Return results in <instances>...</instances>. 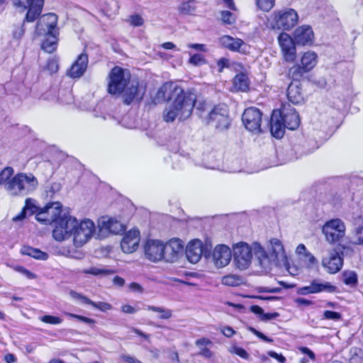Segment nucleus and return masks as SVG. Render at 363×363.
Instances as JSON below:
<instances>
[{
	"label": "nucleus",
	"mask_w": 363,
	"mask_h": 363,
	"mask_svg": "<svg viewBox=\"0 0 363 363\" xmlns=\"http://www.w3.org/2000/svg\"><path fill=\"white\" fill-rule=\"evenodd\" d=\"M323 318L327 320H340L342 318V315L340 313L332 311H325L323 313Z\"/></svg>",
	"instance_id": "57"
},
{
	"label": "nucleus",
	"mask_w": 363,
	"mask_h": 363,
	"mask_svg": "<svg viewBox=\"0 0 363 363\" xmlns=\"http://www.w3.org/2000/svg\"><path fill=\"white\" fill-rule=\"evenodd\" d=\"M13 4L22 11L27 10L24 21L33 22L42 13L44 0H13Z\"/></svg>",
	"instance_id": "7"
},
{
	"label": "nucleus",
	"mask_w": 363,
	"mask_h": 363,
	"mask_svg": "<svg viewBox=\"0 0 363 363\" xmlns=\"http://www.w3.org/2000/svg\"><path fill=\"white\" fill-rule=\"evenodd\" d=\"M108 91L111 94H121L130 82V74L119 67H114L109 73Z\"/></svg>",
	"instance_id": "5"
},
{
	"label": "nucleus",
	"mask_w": 363,
	"mask_h": 363,
	"mask_svg": "<svg viewBox=\"0 0 363 363\" xmlns=\"http://www.w3.org/2000/svg\"><path fill=\"white\" fill-rule=\"evenodd\" d=\"M139 242L140 231L133 229L125 235L121 242V247L124 252L132 253L138 249Z\"/></svg>",
	"instance_id": "22"
},
{
	"label": "nucleus",
	"mask_w": 363,
	"mask_h": 363,
	"mask_svg": "<svg viewBox=\"0 0 363 363\" xmlns=\"http://www.w3.org/2000/svg\"><path fill=\"white\" fill-rule=\"evenodd\" d=\"M147 309L148 311H152L154 312L160 313V315L159 316V318L160 319H169L172 317V311L169 309H167L162 307H157L154 306H147Z\"/></svg>",
	"instance_id": "43"
},
{
	"label": "nucleus",
	"mask_w": 363,
	"mask_h": 363,
	"mask_svg": "<svg viewBox=\"0 0 363 363\" xmlns=\"http://www.w3.org/2000/svg\"><path fill=\"white\" fill-rule=\"evenodd\" d=\"M173 99L172 105L164 111L163 118L166 122H172L176 118L184 121L192 113L196 99L194 95L186 94L172 83H164L157 91L154 98L155 103H161Z\"/></svg>",
	"instance_id": "1"
},
{
	"label": "nucleus",
	"mask_w": 363,
	"mask_h": 363,
	"mask_svg": "<svg viewBox=\"0 0 363 363\" xmlns=\"http://www.w3.org/2000/svg\"><path fill=\"white\" fill-rule=\"evenodd\" d=\"M317 55L314 52L304 53L301 60V65L306 69L311 70L317 64Z\"/></svg>",
	"instance_id": "34"
},
{
	"label": "nucleus",
	"mask_w": 363,
	"mask_h": 363,
	"mask_svg": "<svg viewBox=\"0 0 363 363\" xmlns=\"http://www.w3.org/2000/svg\"><path fill=\"white\" fill-rule=\"evenodd\" d=\"M252 254L253 253L255 257L257 258L259 264L262 265L263 260L266 259L267 256L264 248L257 242H254L251 247Z\"/></svg>",
	"instance_id": "41"
},
{
	"label": "nucleus",
	"mask_w": 363,
	"mask_h": 363,
	"mask_svg": "<svg viewBox=\"0 0 363 363\" xmlns=\"http://www.w3.org/2000/svg\"><path fill=\"white\" fill-rule=\"evenodd\" d=\"M99 238H106L109 233L118 234L125 230L124 226L116 220L113 218H102L99 220Z\"/></svg>",
	"instance_id": "17"
},
{
	"label": "nucleus",
	"mask_w": 363,
	"mask_h": 363,
	"mask_svg": "<svg viewBox=\"0 0 363 363\" xmlns=\"http://www.w3.org/2000/svg\"><path fill=\"white\" fill-rule=\"evenodd\" d=\"M189 62L194 65L198 66L206 63V60L201 54H194L191 56Z\"/></svg>",
	"instance_id": "56"
},
{
	"label": "nucleus",
	"mask_w": 363,
	"mask_h": 363,
	"mask_svg": "<svg viewBox=\"0 0 363 363\" xmlns=\"http://www.w3.org/2000/svg\"><path fill=\"white\" fill-rule=\"evenodd\" d=\"M13 174V169L11 167H5L0 172V184L8 182L7 181L11 178Z\"/></svg>",
	"instance_id": "53"
},
{
	"label": "nucleus",
	"mask_w": 363,
	"mask_h": 363,
	"mask_svg": "<svg viewBox=\"0 0 363 363\" xmlns=\"http://www.w3.org/2000/svg\"><path fill=\"white\" fill-rule=\"evenodd\" d=\"M45 69L48 70L51 74L56 73L59 69L58 57L56 56L50 57L48 60Z\"/></svg>",
	"instance_id": "48"
},
{
	"label": "nucleus",
	"mask_w": 363,
	"mask_h": 363,
	"mask_svg": "<svg viewBox=\"0 0 363 363\" xmlns=\"http://www.w3.org/2000/svg\"><path fill=\"white\" fill-rule=\"evenodd\" d=\"M57 100L63 104H70L73 102V95L69 87L60 89L58 92Z\"/></svg>",
	"instance_id": "37"
},
{
	"label": "nucleus",
	"mask_w": 363,
	"mask_h": 363,
	"mask_svg": "<svg viewBox=\"0 0 363 363\" xmlns=\"http://www.w3.org/2000/svg\"><path fill=\"white\" fill-rule=\"evenodd\" d=\"M26 21H23V23H22V25L20 27H18L17 28H16L13 31V36L14 38L20 39L24 35V33H25L24 23Z\"/></svg>",
	"instance_id": "60"
},
{
	"label": "nucleus",
	"mask_w": 363,
	"mask_h": 363,
	"mask_svg": "<svg viewBox=\"0 0 363 363\" xmlns=\"http://www.w3.org/2000/svg\"><path fill=\"white\" fill-rule=\"evenodd\" d=\"M321 264L328 273L335 274L342 267L343 257L337 250H333L323 257Z\"/></svg>",
	"instance_id": "16"
},
{
	"label": "nucleus",
	"mask_w": 363,
	"mask_h": 363,
	"mask_svg": "<svg viewBox=\"0 0 363 363\" xmlns=\"http://www.w3.org/2000/svg\"><path fill=\"white\" fill-rule=\"evenodd\" d=\"M233 252L237 267L240 269L247 268L252 259L251 247L245 242H240L234 246Z\"/></svg>",
	"instance_id": "11"
},
{
	"label": "nucleus",
	"mask_w": 363,
	"mask_h": 363,
	"mask_svg": "<svg viewBox=\"0 0 363 363\" xmlns=\"http://www.w3.org/2000/svg\"><path fill=\"white\" fill-rule=\"evenodd\" d=\"M250 82L247 76L241 72L233 79V86L237 91H247L249 89Z\"/></svg>",
	"instance_id": "31"
},
{
	"label": "nucleus",
	"mask_w": 363,
	"mask_h": 363,
	"mask_svg": "<svg viewBox=\"0 0 363 363\" xmlns=\"http://www.w3.org/2000/svg\"><path fill=\"white\" fill-rule=\"evenodd\" d=\"M44 207H49V211H46V214L53 218L54 225L57 223L60 217H62V204L60 202H51L47 203Z\"/></svg>",
	"instance_id": "33"
},
{
	"label": "nucleus",
	"mask_w": 363,
	"mask_h": 363,
	"mask_svg": "<svg viewBox=\"0 0 363 363\" xmlns=\"http://www.w3.org/2000/svg\"><path fill=\"white\" fill-rule=\"evenodd\" d=\"M35 202V201L34 199L30 198L26 200V203L23 208L24 211H26V213L30 216L36 214L41 208L40 207L37 206Z\"/></svg>",
	"instance_id": "47"
},
{
	"label": "nucleus",
	"mask_w": 363,
	"mask_h": 363,
	"mask_svg": "<svg viewBox=\"0 0 363 363\" xmlns=\"http://www.w3.org/2000/svg\"><path fill=\"white\" fill-rule=\"evenodd\" d=\"M250 311L259 315V318L262 321H267L275 319L279 316L277 312L274 313H264V310L259 306L254 305L250 306Z\"/></svg>",
	"instance_id": "35"
},
{
	"label": "nucleus",
	"mask_w": 363,
	"mask_h": 363,
	"mask_svg": "<svg viewBox=\"0 0 363 363\" xmlns=\"http://www.w3.org/2000/svg\"><path fill=\"white\" fill-rule=\"evenodd\" d=\"M354 239V244L363 245V227H358L355 229Z\"/></svg>",
	"instance_id": "55"
},
{
	"label": "nucleus",
	"mask_w": 363,
	"mask_h": 363,
	"mask_svg": "<svg viewBox=\"0 0 363 363\" xmlns=\"http://www.w3.org/2000/svg\"><path fill=\"white\" fill-rule=\"evenodd\" d=\"M123 103L126 105L138 104L143 99L145 89L138 82H130L123 91Z\"/></svg>",
	"instance_id": "14"
},
{
	"label": "nucleus",
	"mask_w": 363,
	"mask_h": 363,
	"mask_svg": "<svg viewBox=\"0 0 363 363\" xmlns=\"http://www.w3.org/2000/svg\"><path fill=\"white\" fill-rule=\"evenodd\" d=\"M221 19L225 24L231 25L235 22L234 15L228 11H223L221 12Z\"/></svg>",
	"instance_id": "54"
},
{
	"label": "nucleus",
	"mask_w": 363,
	"mask_h": 363,
	"mask_svg": "<svg viewBox=\"0 0 363 363\" xmlns=\"http://www.w3.org/2000/svg\"><path fill=\"white\" fill-rule=\"evenodd\" d=\"M39 319L42 322H43L45 323L50 324V325H59V324H61L63 321L62 318H61L60 317L50 315H45L40 316V317H39Z\"/></svg>",
	"instance_id": "50"
},
{
	"label": "nucleus",
	"mask_w": 363,
	"mask_h": 363,
	"mask_svg": "<svg viewBox=\"0 0 363 363\" xmlns=\"http://www.w3.org/2000/svg\"><path fill=\"white\" fill-rule=\"evenodd\" d=\"M57 24V16L53 13L44 15L41 20L37 23V28L43 25L45 26V32L48 33H55Z\"/></svg>",
	"instance_id": "29"
},
{
	"label": "nucleus",
	"mask_w": 363,
	"mask_h": 363,
	"mask_svg": "<svg viewBox=\"0 0 363 363\" xmlns=\"http://www.w3.org/2000/svg\"><path fill=\"white\" fill-rule=\"evenodd\" d=\"M287 98L294 104L303 102V96L300 87V82H291L287 89Z\"/></svg>",
	"instance_id": "27"
},
{
	"label": "nucleus",
	"mask_w": 363,
	"mask_h": 363,
	"mask_svg": "<svg viewBox=\"0 0 363 363\" xmlns=\"http://www.w3.org/2000/svg\"><path fill=\"white\" fill-rule=\"evenodd\" d=\"M308 72L301 65H296L289 69V76L293 79V82H299L300 79Z\"/></svg>",
	"instance_id": "36"
},
{
	"label": "nucleus",
	"mask_w": 363,
	"mask_h": 363,
	"mask_svg": "<svg viewBox=\"0 0 363 363\" xmlns=\"http://www.w3.org/2000/svg\"><path fill=\"white\" fill-rule=\"evenodd\" d=\"M195 1L190 0L181 4L179 7V11L183 14H191L195 11Z\"/></svg>",
	"instance_id": "46"
},
{
	"label": "nucleus",
	"mask_w": 363,
	"mask_h": 363,
	"mask_svg": "<svg viewBox=\"0 0 363 363\" xmlns=\"http://www.w3.org/2000/svg\"><path fill=\"white\" fill-rule=\"evenodd\" d=\"M164 243L159 240H147L144 252L145 257L151 262L163 260Z\"/></svg>",
	"instance_id": "15"
},
{
	"label": "nucleus",
	"mask_w": 363,
	"mask_h": 363,
	"mask_svg": "<svg viewBox=\"0 0 363 363\" xmlns=\"http://www.w3.org/2000/svg\"><path fill=\"white\" fill-rule=\"evenodd\" d=\"M88 62V55L83 52L77 56L76 60L67 71V75L72 79L80 78L85 73Z\"/></svg>",
	"instance_id": "19"
},
{
	"label": "nucleus",
	"mask_w": 363,
	"mask_h": 363,
	"mask_svg": "<svg viewBox=\"0 0 363 363\" xmlns=\"http://www.w3.org/2000/svg\"><path fill=\"white\" fill-rule=\"evenodd\" d=\"M242 282V279L240 276L235 274H228L222 278L221 283L223 285L228 286H238Z\"/></svg>",
	"instance_id": "39"
},
{
	"label": "nucleus",
	"mask_w": 363,
	"mask_h": 363,
	"mask_svg": "<svg viewBox=\"0 0 363 363\" xmlns=\"http://www.w3.org/2000/svg\"><path fill=\"white\" fill-rule=\"evenodd\" d=\"M278 40L285 60L293 62L296 59V45L294 38L286 33H281L278 37Z\"/></svg>",
	"instance_id": "18"
},
{
	"label": "nucleus",
	"mask_w": 363,
	"mask_h": 363,
	"mask_svg": "<svg viewBox=\"0 0 363 363\" xmlns=\"http://www.w3.org/2000/svg\"><path fill=\"white\" fill-rule=\"evenodd\" d=\"M298 21L297 12L293 9H282L275 11L269 20L273 29L290 30L294 27Z\"/></svg>",
	"instance_id": "3"
},
{
	"label": "nucleus",
	"mask_w": 363,
	"mask_h": 363,
	"mask_svg": "<svg viewBox=\"0 0 363 363\" xmlns=\"http://www.w3.org/2000/svg\"><path fill=\"white\" fill-rule=\"evenodd\" d=\"M252 254L253 253L255 257L257 258L259 264L262 265L263 260L266 259L267 256L264 248L257 242H254L251 247Z\"/></svg>",
	"instance_id": "40"
},
{
	"label": "nucleus",
	"mask_w": 363,
	"mask_h": 363,
	"mask_svg": "<svg viewBox=\"0 0 363 363\" xmlns=\"http://www.w3.org/2000/svg\"><path fill=\"white\" fill-rule=\"evenodd\" d=\"M95 225L90 219H85L80 223L77 221L73 235L74 243L77 247L85 244L94 235Z\"/></svg>",
	"instance_id": "9"
},
{
	"label": "nucleus",
	"mask_w": 363,
	"mask_h": 363,
	"mask_svg": "<svg viewBox=\"0 0 363 363\" xmlns=\"http://www.w3.org/2000/svg\"><path fill=\"white\" fill-rule=\"evenodd\" d=\"M308 268H313L318 266V259L311 253H306L305 257H302Z\"/></svg>",
	"instance_id": "52"
},
{
	"label": "nucleus",
	"mask_w": 363,
	"mask_h": 363,
	"mask_svg": "<svg viewBox=\"0 0 363 363\" xmlns=\"http://www.w3.org/2000/svg\"><path fill=\"white\" fill-rule=\"evenodd\" d=\"M49 207L41 208L39 211L35 214V218L38 221L43 224H52L53 218L46 214V211H49Z\"/></svg>",
	"instance_id": "42"
},
{
	"label": "nucleus",
	"mask_w": 363,
	"mask_h": 363,
	"mask_svg": "<svg viewBox=\"0 0 363 363\" xmlns=\"http://www.w3.org/2000/svg\"><path fill=\"white\" fill-rule=\"evenodd\" d=\"M262 116V113L257 108H246L242 116V121L246 129L251 132H260Z\"/></svg>",
	"instance_id": "12"
},
{
	"label": "nucleus",
	"mask_w": 363,
	"mask_h": 363,
	"mask_svg": "<svg viewBox=\"0 0 363 363\" xmlns=\"http://www.w3.org/2000/svg\"><path fill=\"white\" fill-rule=\"evenodd\" d=\"M314 40V33L310 26H301L294 32V40L297 45H311Z\"/></svg>",
	"instance_id": "21"
},
{
	"label": "nucleus",
	"mask_w": 363,
	"mask_h": 363,
	"mask_svg": "<svg viewBox=\"0 0 363 363\" xmlns=\"http://www.w3.org/2000/svg\"><path fill=\"white\" fill-rule=\"evenodd\" d=\"M45 34L46 38L42 43L41 48L48 53H52L57 49L58 39L55 33Z\"/></svg>",
	"instance_id": "30"
},
{
	"label": "nucleus",
	"mask_w": 363,
	"mask_h": 363,
	"mask_svg": "<svg viewBox=\"0 0 363 363\" xmlns=\"http://www.w3.org/2000/svg\"><path fill=\"white\" fill-rule=\"evenodd\" d=\"M207 123H215V127L218 130H227L231 123L228 106L224 104L215 106L208 113Z\"/></svg>",
	"instance_id": "6"
},
{
	"label": "nucleus",
	"mask_w": 363,
	"mask_h": 363,
	"mask_svg": "<svg viewBox=\"0 0 363 363\" xmlns=\"http://www.w3.org/2000/svg\"><path fill=\"white\" fill-rule=\"evenodd\" d=\"M233 352L244 359H248L250 357V354L247 353V352L245 349L240 347H234L233 348Z\"/></svg>",
	"instance_id": "59"
},
{
	"label": "nucleus",
	"mask_w": 363,
	"mask_h": 363,
	"mask_svg": "<svg viewBox=\"0 0 363 363\" xmlns=\"http://www.w3.org/2000/svg\"><path fill=\"white\" fill-rule=\"evenodd\" d=\"M36 177L32 174L19 173L6 183V189L12 195H26L38 186Z\"/></svg>",
	"instance_id": "2"
},
{
	"label": "nucleus",
	"mask_w": 363,
	"mask_h": 363,
	"mask_svg": "<svg viewBox=\"0 0 363 363\" xmlns=\"http://www.w3.org/2000/svg\"><path fill=\"white\" fill-rule=\"evenodd\" d=\"M270 244L272 255H274L275 258H278L279 256L284 254V246L280 240L278 239H272L270 241Z\"/></svg>",
	"instance_id": "44"
},
{
	"label": "nucleus",
	"mask_w": 363,
	"mask_h": 363,
	"mask_svg": "<svg viewBox=\"0 0 363 363\" xmlns=\"http://www.w3.org/2000/svg\"><path fill=\"white\" fill-rule=\"evenodd\" d=\"M21 252L23 255L30 256L39 260H46L48 258V253L30 246H23L21 250Z\"/></svg>",
	"instance_id": "32"
},
{
	"label": "nucleus",
	"mask_w": 363,
	"mask_h": 363,
	"mask_svg": "<svg viewBox=\"0 0 363 363\" xmlns=\"http://www.w3.org/2000/svg\"><path fill=\"white\" fill-rule=\"evenodd\" d=\"M285 128H286L281 118V112L279 110L274 111L270 119V130L272 135L277 138H281L284 134Z\"/></svg>",
	"instance_id": "24"
},
{
	"label": "nucleus",
	"mask_w": 363,
	"mask_h": 363,
	"mask_svg": "<svg viewBox=\"0 0 363 363\" xmlns=\"http://www.w3.org/2000/svg\"><path fill=\"white\" fill-rule=\"evenodd\" d=\"M129 21L130 25L133 26H140L144 23L143 18L138 14L130 16Z\"/></svg>",
	"instance_id": "58"
},
{
	"label": "nucleus",
	"mask_w": 363,
	"mask_h": 363,
	"mask_svg": "<svg viewBox=\"0 0 363 363\" xmlns=\"http://www.w3.org/2000/svg\"><path fill=\"white\" fill-rule=\"evenodd\" d=\"M342 281L345 284L354 287L358 283L357 274L354 271H345L342 273Z\"/></svg>",
	"instance_id": "38"
},
{
	"label": "nucleus",
	"mask_w": 363,
	"mask_h": 363,
	"mask_svg": "<svg viewBox=\"0 0 363 363\" xmlns=\"http://www.w3.org/2000/svg\"><path fill=\"white\" fill-rule=\"evenodd\" d=\"M217 65L218 67V71L220 72L224 68L229 67V60L225 57H222L217 62Z\"/></svg>",
	"instance_id": "61"
},
{
	"label": "nucleus",
	"mask_w": 363,
	"mask_h": 363,
	"mask_svg": "<svg viewBox=\"0 0 363 363\" xmlns=\"http://www.w3.org/2000/svg\"><path fill=\"white\" fill-rule=\"evenodd\" d=\"M203 253V243L199 240L191 241L186 247V257L189 262L196 264L199 262Z\"/></svg>",
	"instance_id": "23"
},
{
	"label": "nucleus",
	"mask_w": 363,
	"mask_h": 363,
	"mask_svg": "<svg viewBox=\"0 0 363 363\" xmlns=\"http://www.w3.org/2000/svg\"><path fill=\"white\" fill-rule=\"evenodd\" d=\"M294 302L297 304V306H308L313 304V302L312 301L303 298H296L294 300Z\"/></svg>",
	"instance_id": "63"
},
{
	"label": "nucleus",
	"mask_w": 363,
	"mask_h": 363,
	"mask_svg": "<svg viewBox=\"0 0 363 363\" xmlns=\"http://www.w3.org/2000/svg\"><path fill=\"white\" fill-rule=\"evenodd\" d=\"M299 350L303 354L308 355L311 359H312V360L315 359V354L309 348H308L306 347H300Z\"/></svg>",
	"instance_id": "64"
},
{
	"label": "nucleus",
	"mask_w": 363,
	"mask_h": 363,
	"mask_svg": "<svg viewBox=\"0 0 363 363\" xmlns=\"http://www.w3.org/2000/svg\"><path fill=\"white\" fill-rule=\"evenodd\" d=\"M183 252L182 240L179 238H172L164 244L163 260L166 262H175L182 255Z\"/></svg>",
	"instance_id": "13"
},
{
	"label": "nucleus",
	"mask_w": 363,
	"mask_h": 363,
	"mask_svg": "<svg viewBox=\"0 0 363 363\" xmlns=\"http://www.w3.org/2000/svg\"><path fill=\"white\" fill-rule=\"evenodd\" d=\"M84 274H92L94 276H106L113 273V270L96 267H91L84 271Z\"/></svg>",
	"instance_id": "45"
},
{
	"label": "nucleus",
	"mask_w": 363,
	"mask_h": 363,
	"mask_svg": "<svg viewBox=\"0 0 363 363\" xmlns=\"http://www.w3.org/2000/svg\"><path fill=\"white\" fill-rule=\"evenodd\" d=\"M66 315L69 318H76L77 320L89 325L92 329L96 328V320L94 319L71 313H66Z\"/></svg>",
	"instance_id": "49"
},
{
	"label": "nucleus",
	"mask_w": 363,
	"mask_h": 363,
	"mask_svg": "<svg viewBox=\"0 0 363 363\" xmlns=\"http://www.w3.org/2000/svg\"><path fill=\"white\" fill-rule=\"evenodd\" d=\"M77 220L71 216L64 213L54 225L52 236L57 241H62L74 235Z\"/></svg>",
	"instance_id": "4"
},
{
	"label": "nucleus",
	"mask_w": 363,
	"mask_h": 363,
	"mask_svg": "<svg viewBox=\"0 0 363 363\" xmlns=\"http://www.w3.org/2000/svg\"><path fill=\"white\" fill-rule=\"evenodd\" d=\"M275 0H256L258 8L264 11H269L274 6Z\"/></svg>",
	"instance_id": "51"
},
{
	"label": "nucleus",
	"mask_w": 363,
	"mask_h": 363,
	"mask_svg": "<svg viewBox=\"0 0 363 363\" xmlns=\"http://www.w3.org/2000/svg\"><path fill=\"white\" fill-rule=\"evenodd\" d=\"M337 291V287L329 281L316 278L313 279L308 286L299 287L296 293L298 295L307 296L318 293H334Z\"/></svg>",
	"instance_id": "10"
},
{
	"label": "nucleus",
	"mask_w": 363,
	"mask_h": 363,
	"mask_svg": "<svg viewBox=\"0 0 363 363\" xmlns=\"http://www.w3.org/2000/svg\"><path fill=\"white\" fill-rule=\"evenodd\" d=\"M221 46L233 52H240V48L245 45L244 41L240 38H234L230 35H223L219 38Z\"/></svg>",
	"instance_id": "28"
},
{
	"label": "nucleus",
	"mask_w": 363,
	"mask_h": 363,
	"mask_svg": "<svg viewBox=\"0 0 363 363\" xmlns=\"http://www.w3.org/2000/svg\"><path fill=\"white\" fill-rule=\"evenodd\" d=\"M280 111L281 112V118L286 128L292 130L299 126L300 118L294 108H287L284 106Z\"/></svg>",
	"instance_id": "25"
},
{
	"label": "nucleus",
	"mask_w": 363,
	"mask_h": 363,
	"mask_svg": "<svg viewBox=\"0 0 363 363\" xmlns=\"http://www.w3.org/2000/svg\"><path fill=\"white\" fill-rule=\"evenodd\" d=\"M322 230L326 240L333 244L340 242L345 235V223L339 218L332 219L326 222Z\"/></svg>",
	"instance_id": "8"
},
{
	"label": "nucleus",
	"mask_w": 363,
	"mask_h": 363,
	"mask_svg": "<svg viewBox=\"0 0 363 363\" xmlns=\"http://www.w3.org/2000/svg\"><path fill=\"white\" fill-rule=\"evenodd\" d=\"M70 294L73 298L79 300L83 303L91 305L94 308H97L102 312H106L112 308V306L108 303L101 301L94 302L86 296L77 292L71 291Z\"/></svg>",
	"instance_id": "26"
},
{
	"label": "nucleus",
	"mask_w": 363,
	"mask_h": 363,
	"mask_svg": "<svg viewBox=\"0 0 363 363\" xmlns=\"http://www.w3.org/2000/svg\"><path fill=\"white\" fill-rule=\"evenodd\" d=\"M268 355L272 358L277 359L278 362L280 363H285L286 360V358L281 354H278L274 351L268 352Z\"/></svg>",
	"instance_id": "62"
},
{
	"label": "nucleus",
	"mask_w": 363,
	"mask_h": 363,
	"mask_svg": "<svg viewBox=\"0 0 363 363\" xmlns=\"http://www.w3.org/2000/svg\"><path fill=\"white\" fill-rule=\"evenodd\" d=\"M231 258V250L225 245H217L213 252L212 260L214 264L218 268L228 265Z\"/></svg>",
	"instance_id": "20"
}]
</instances>
